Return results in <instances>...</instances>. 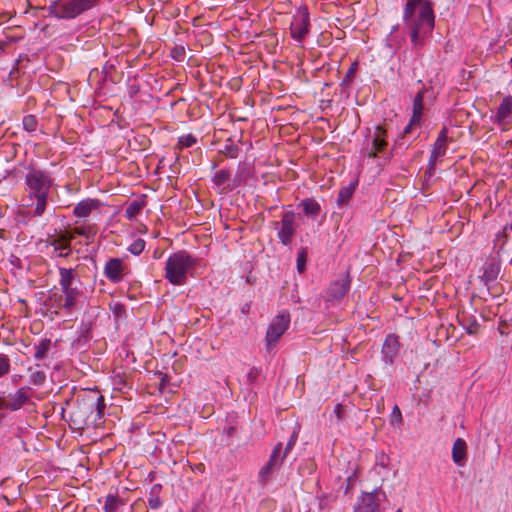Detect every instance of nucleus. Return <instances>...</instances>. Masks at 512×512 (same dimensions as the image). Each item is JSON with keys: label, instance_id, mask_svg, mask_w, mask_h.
<instances>
[{"label": "nucleus", "instance_id": "31", "mask_svg": "<svg viewBox=\"0 0 512 512\" xmlns=\"http://www.w3.org/2000/svg\"><path fill=\"white\" fill-rule=\"evenodd\" d=\"M52 341L49 338H42L35 346L34 358L42 360L46 357L47 352L50 350Z\"/></svg>", "mask_w": 512, "mask_h": 512}, {"label": "nucleus", "instance_id": "35", "mask_svg": "<svg viewBox=\"0 0 512 512\" xmlns=\"http://www.w3.org/2000/svg\"><path fill=\"white\" fill-rule=\"evenodd\" d=\"M30 372V381L32 384L36 386L42 385L46 380V374L43 371H33L32 368L29 369Z\"/></svg>", "mask_w": 512, "mask_h": 512}, {"label": "nucleus", "instance_id": "53", "mask_svg": "<svg viewBox=\"0 0 512 512\" xmlns=\"http://www.w3.org/2000/svg\"><path fill=\"white\" fill-rule=\"evenodd\" d=\"M508 229H510L512 231V221H511V224L509 225Z\"/></svg>", "mask_w": 512, "mask_h": 512}, {"label": "nucleus", "instance_id": "4", "mask_svg": "<svg viewBox=\"0 0 512 512\" xmlns=\"http://www.w3.org/2000/svg\"><path fill=\"white\" fill-rule=\"evenodd\" d=\"M196 265L195 259L186 251H178L166 260L165 278L173 285H183L187 273Z\"/></svg>", "mask_w": 512, "mask_h": 512}, {"label": "nucleus", "instance_id": "21", "mask_svg": "<svg viewBox=\"0 0 512 512\" xmlns=\"http://www.w3.org/2000/svg\"><path fill=\"white\" fill-rule=\"evenodd\" d=\"M424 92L419 91L413 100V114L411 124H419L424 110Z\"/></svg>", "mask_w": 512, "mask_h": 512}, {"label": "nucleus", "instance_id": "8", "mask_svg": "<svg viewBox=\"0 0 512 512\" xmlns=\"http://www.w3.org/2000/svg\"><path fill=\"white\" fill-rule=\"evenodd\" d=\"M310 26L309 12L306 6L298 8L290 25V33L293 39L302 41L308 34Z\"/></svg>", "mask_w": 512, "mask_h": 512}, {"label": "nucleus", "instance_id": "34", "mask_svg": "<svg viewBox=\"0 0 512 512\" xmlns=\"http://www.w3.org/2000/svg\"><path fill=\"white\" fill-rule=\"evenodd\" d=\"M23 128L28 132H33L37 129L38 121L34 115H26L22 120Z\"/></svg>", "mask_w": 512, "mask_h": 512}, {"label": "nucleus", "instance_id": "52", "mask_svg": "<svg viewBox=\"0 0 512 512\" xmlns=\"http://www.w3.org/2000/svg\"><path fill=\"white\" fill-rule=\"evenodd\" d=\"M3 414L0 413V422L3 420Z\"/></svg>", "mask_w": 512, "mask_h": 512}, {"label": "nucleus", "instance_id": "16", "mask_svg": "<svg viewBox=\"0 0 512 512\" xmlns=\"http://www.w3.org/2000/svg\"><path fill=\"white\" fill-rule=\"evenodd\" d=\"M398 338L392 334L386 336L382 345L381 353L383 355L384 362L391 364L399 351Z\"/></svg>", "mask_w": 512, "mask_h": 512}, {"label": "nucleus", "instance_id": "42", "mask_svg": "<svg viewBox=\"0 0 512 512\" xmlns=\"http://www.w3.org/2000/svg\"><path fill=\"white\" fill-rule=\"evenodd\" d=\"M507 230L508 226H506L502 231L498 232L495 235V242H501V247L506 243L507 241Z\"/></svg>", "mask_w": 512, "mask_h": 512}, {"label": "nucleus", "instance_id": "19", "mask_svg": "<svg viewBox=\"0 0 512 512\" xmlns=\"http://www.w3.org/2000/svg\"><path fill=\"white\" fill-rule=\"evenodd\" d=\"M72 236L61 235L54 239L51 245L58 251L59 257H68L71 254L70 241Z\"/></svg>", "mask_w": 512, "mask_h": 512}, {"label": "nucleus", "instance_id": "28", "mask_svg": "<svg viewBox=\"0 0 512 512\" xmlns=\"http://www.w3.org/2000/svg\"><path fill=\"white\" fill-rule=\"evenodd\" d=\"M162 490L161 485L155 484L151 487L148 497V505L151 509L156 510L162 506V500L160 498V492Z\"/></svg>", "mask_w": 512, "mask_h": 512}, {"label": "nucleus", "instance_id": "40", "mask_svg": "<svg viewBox=\"0 0 512 512\" xmlns=\"http://www.w3.org/2000/svg\"><path fill=\"white\" fill-rule=\"evenodd\" d=\"M296 264L298 272L302 273L305 270L306 265V253L304 250L298 252Z\"/></svg>", "mask_w": 512, "mask_h": 512}, {"label": "nucleus", "instance_id": "7", "mask_svg": "<svg viewBox=\"0 0 512 512\" xmlns=\"http://www.w3.org/2000/svg\"><path fill=\"white\" fill-rule=\"evenodd\" d=\"M273 226L278 230L277 236L280 243L288 246L296 232L295 213L292 211L285 212L279 222H273Z\"/></svg>", "mask_w": 512, "mask_h": 512}, {"label": "nucleus", "instance_id": "23", "mask_svg": "<svg viewBox=\"0 0 512 512\" xmlns=\"http://www.w3.org/2000/svg\"><path fill=\"white\" fill-rule=\"evenodd\" d=\"M124 505L125 501L117 493L110 492L105 497L103 510L104 512H117Z\"/></svg>", "mask_w": 512, "mask_h": 512}, {"label": "nucleus", "instance_id": "43", "mask_svg": "<svg viewBox=\"0 0 512 512\" xmlns=\"http://www.w3.org/2000/svg\"><path fill=\"white\" fill-rule=\"evenodd\" d=\"M112 311L116 316H121L125 312V307L120 303H116L112 306Z\"/></svg>", "mask_w": 512, "mask_h": 512}, {"label": "nucleus", "instance_id": "3", "mask_svg": "<svg viewBox=\"0 0 512 512\" xmlns=\"http://www.w3.org/2000/svg\"><path fill=\"white\" fill-rule=\"evenodd\" d=\"M106 404L104 396L97 390H91L77 398V404L71 413L72 422L78 428L98 425L104 415Z\"/></svg>", "mask_w": 512, "mask_h": 512}, {"label": "nucleus", "instance_id": "30", "mask_svg": "<svg viewBox=\"0 0 512 512\" xmlns=\"http://www.w3.org/2000/svg\"><path fill=\"white\" fill-rule=\"evenodd\" d=\"M357 183H350L349 185L342 187L338 192L337 204L343 206L348 203L351 199Z\"/></svg>", "mask_w": 512, "mask_h": 512}, {"label": "nucleus", "instance_id": "46", "mask_svg": "<svg viewBox=\"0 0 512 512\" xmlns=\"http://www.w3.org/2000/svg\"><path fill=\"white\" fill-rule=\"evenodd\" d=\"M9 402L4 397H0V410L6 409V405H8Z\"/></svg>", "mask_w": 512, "mask_h": 512}, {"label": "nucleus", "instance_id": "38", "mask_svg": "<svg viewBox=\"0 0 512 512\" xmlns=\"http://www.w3.org/2000/svg\"><path fill=\"white\" fill-rule=\"evenodd\" d=\"M10 370V360L7 355L0 354V377L6 375Z\"/></svg>", "mask_w": 512, "mask_h": 512}, {"label": "nucleus", "instance_id": "26", "mask_svg": "<svg viewBox=\"0 0 512 512\" xmlns=\"http://www.w3.org/2000/svg\"><path fill=\"white\" fill-rule=\"evenodd\" d=\"M286 456L282 453V443H277L275 447L273 448L270 457L267 461V464L271 467L276 469L277 471L280 469L283 460Z\"/></svg>", "mask_w": 512, "mask_h": 512}, {"label": "nucleus", "instance_id": "2", "mask_svg": "<svg viewBox=\"0 0 512 512\" xmlns=\"http://www.w3.org/2000/svg\"><path fill=\"white\" fill-rule=\"evenodd\" d=\"M50 173L32 168L25 176V191L27 193L26 207L33 208L32 216L41 217L48 206V195L53 185Z\"/></svg>", "mask_w": 512, "mask_h": 512}, {"label": "nucleus", "instance_id": "25", "mask_svg": "<svg viewBox=\"0 0 512 512\" xmlns=\"http://www.w3.org/2000/svg\"><path fill=\"white\" fill-rule=\"evenodd\" d=\"M299 206L302 207L303 213L306 216L313 217V218L317 217L321 211L320 204L313 198L303 199L300 202Z\"/></svg>", "mask_w": 512, "mask_h": 512}, {"label": "nucleus", "instance_id": "44", "mask_svg": "<svg viewBox=\"0 0 512 512\" xmlns=\"http://www.w3.org/2000/svg\"><path fill=\"white\" fill-rule=\"evenodd\" d=\"M439 158L440 157L438 155H435L433 152L430 153V157H429V161H428L429 169H434L435 168L437 160Z\"/></svg>", "mask_w": 512, "mask_h": 512}, {"label": "nucleus", "instance_id": "17", "mask_svg": "<svg viewBox=\"0 0 512 512\" xmlns=\"http://www.w3.org/2000/svg\"><path fill=\"white\" fill-rule=\"evenodd\" d=\"M99 206V200L87 198L76 204L73 214L78 218H87L93 211L98 210Z\"/></svg>", "mask_w": 512, "mask_h": 512}, {"label": "nucleus", "instance_id": "45", "mask_svg": "<svg viewBox=\"0 0 512 512\" xmlns=\"http://www.w3.org/2000/svg\"><path fill=\"white\" fill-rule=\"evenodd\" d=\"M393 414H394V415H397L399 422H401V421H402L401 411H400V409H399V407H398V406H395V407L393 408Z\"/></svg>", "mask_w": 512, "mask_h": 512}, {"label": "nucleus", "instance_id": "50", "mask_svg": "<svg viewBox=\"0 0 512 512\" xmlns=\"http://www.w3.org/2000/svg\"><path fill=\"white\" fill-rule=\"evenodd\" d=\"M236 152H237V149H236V148H235V149H231V153H230V155H229V156H230L231 158H235V157H236Z\"/></svg>", "mask_w": 512, "mask_h": 512}, {"label": "nucleus", "instance_id": "49", "mask_svg": "<svg viewBox=\"0 0 512 512\" xmlns=\"http://www.w3.org/2000/svg\"><path fill=\"white\" fill-rule=\"evenodd\" d=\"M234 431H235V428L232 426L228 427L226 430L228 435H232L234 433Z\"/></svg>", "mask_w": 512, "mask_h": 512}, {"label": "nucleus", "instance_id": "37", "mask_svg": "<svg viewBox=\"0 0 512 512\" xmlns=\"http://www.w3.org/2000/svg\"><path fill=\"white\" fill-rule=\"evenodd\" d=\"M197 139L192 134H186L183 136H180L178 139V144L180 148H188L193 146L196 143Z\"/></svg>", "mask_w": 512, "mask_h": 512}, {"label": "nucleus", "instance_id": "24", "mask_svg": "<svg viewBox=\"0 0 512 512\" xmlns=\"http://www.w3.org/2000/svg\"><path fill=\"white\" fill-rule=\"evenodd\" d=\"M229 180L230 172L225 169L217 171L213 177V183L221 188L222 191H231L233 189V185H230Z\"/></svg>", "mask_w": 512, "mask_h": 512}, {"label": "nucleus", "instance_id": "10", "mask_svg": "<svg viewBox=\"0 0 512 512\" xmlns=\"http://www.w3.org/2000/svg\"><path fill=\"white\" fill-rule=\"evenodd\" d=\"M385 497V493L380 488H376L371 492H362L357 498L353 512H380L379 493Z\"/></svg>", "mask_w": 512, "mask_h": 512}, {"label": "nucleus", "instance_id": "51", "mask_svg": "<svg viewBox=\"0 0 512 512\" xmlns=\"http://www.w3.org/2000/svg\"><path fill=\"white\" fill-rule=\"evenodd\" d=\"M354 73V67H351L348 72H347V76H350Z\"/></svg>", "mask_w": 512, "mask_h": 512}, {"label": "nucleus", "instance_id": "33", "mask_svg": "<svg viewBox=\"0 0 512 512\" xmlns=\"http://www.w3.org/2000/svg\"><path fill=\"white\" fill-rule=\"evenodd\" d=\"M277 470L271 468L267 463L260 469L258 473V480L261 484H266L274 472Z\"/></svg>", "mask_w": 512, "mask_h": 512}, {"label": "nucleus", "instance_id": "29", "mask_svg": "<svg viewBox=\"0 0 512 512\" xmlns=\"http://www.w3.org/2000/svg\"><path fill=\"white\" fill-rule=\"evenodd\" d=\"M145 205L144 199L132 201L125 209V217L130 221L134 220Z\"/></svg>", "mask_w": 512, "mask_h": 512}, {"label": "nucleus", "instance_id": "18", "mask_svg": "<svg viewBox=\"0 0 512 512\" xmlns=\"http://www.w3.org/2000/svg\"><path fill=\"white\" fill-rule=\"evenodd\" d=\"M60 289L73 288L77 274L73 268L58 267Z\"/></svg>", "mask_w": 512, "mask_h": 512}, {"label": "nucleus", "instance_id": "55", "mask_svg": "<svg viewBox=\"0 0 512 512\" xmlns=\"http://www.w3.org/2000/svg\"><path fill=\"white\" fill-rule=\"evenodd\" d=\"M0 49H2V44L0 43Z\"/></svg>", "mask_w": 512, "mask_h": 512}, {"label": "nucleus", "instance_id": "12", "mask_svg": "<svg viewBox=\"0 0 512 512\" xmlns=\"http://www.w3.org/2000/svg\"><path fill=\"white\" fill-rule=\"evenodd\" d=\"M125 266L123 260L120 258L109 259L103 270L105 277L113 283H118L122 280L124 275Z\"/></svg>", "mask_w": 512, "mask_h": 512}, {"label": "nucleus", "instance_id": "1", "mask_svg": "<svg viewBox=\"0 0 512 512\" xmlns=\"http://www.w3.org/2000/svg\"><path fill=\"white\" fill-rule=\"evenodd\" d=\"M403 18L410 29L412 45L415 48L423 45L424 39L434 28V12L426 0H407Z\"/></svg>", "mask_w": 512, "mask_h": 512}, {"label": "nucleus", "instance_id": "22", "mask_svg": "<svg viewBox=\"0 0 512 512\" xmlns=\"http://www.w3.org/2000/svg\"><path fill=\"white\" fill-rule=\"evenodd\" d=\"M466 449L467 445L463 439L458 438L455 440L452 447V459L454 463L458 465L463 463V461L466 459Z\"/></svg>", "mask_w": 512, "mask_h": 512}, {"label": "nucleus", "instance_id": "32", "mask_svg": "<svg viewBox=\"0 0 512 512\" xmlns=\"http://www.w3.org/2000/svg\"><path fill=\"white\" fill-rule=\"evenodd\" d=\"M72 232L74 234L83 236L87 239L93 238L96 234L95 226L94 225H81L76 226L73 228Z\"/></svg>", "mask_w": 512, "mask_h": 512}, {"label": "nucleus", "instance_id": "54", "mask_svg": "<svg viewBox=\"0 0 512 512\" xmlns=\"http://www.w3.org/2000/svg\"><path fill=\"white\" fill-rule=\"evenodd\" d=\"M396 512H402L401 509H398Z\"/></svg>", "mask_w": 512, "mask_h": 512}, {"label": "nucleus", "instance_id": "9", "mask_svg": "<svg viewBox=\"0 0 512 512\" xmlns=\"http://www.w3.org/2000/svg\"><path fill=\"white\" fill-rule=\"evenodd\" d=\"M370 140L366 145V154L368 157H377L378 154L384 152L387 147V130L382 125H377L370 134Z\"/></svg>", "mask_w": 512, "mask_h": 512}, {"label": "nucleus", "instance_id": "15", "mask_svg": "<svg viewBox=\"0 0 512 512\" xmlns=\"http://www.w3.org/2000/svg\"><path fill=\"white\" fill-rule=\"evenodd\" d=\"M61 291L63 295L59 297L60 301L58 307L71 311L75 308L82 292L77 287L65 288L61 289Z\"/></svg>", "mask_w": 512, "mask_h": 512}, {"label": "nucleus", "instance_id": "20", "mask_svg": "<svg viewBox=\"0 0 512 512\" xmlns=\"http://www.w3.org/2000/svg\"><path fill=\"white\" fill-rule=\"evenodd\" d=\"M447 143H448V130L446 127H443L433 145L431 152L439 157H443L447 151Z\"/></svg>", "mask_w": 512, "mask_h": 512}, {"label": "nucleus", "instance_id": "47", "mask_svg": "<svg viewBox=\"0 0 512 512\" xmlns=\"http://www.w3.org/2000/svg\"><path fill=\"white\" fill-rule=\"evenodd\" d=\"M341 411H342V407H341V405H337V406L335 407L334 412H335V414L337 415V417H338V418H340V417H341Z\"/></svg>", "mask_w": 512, "mask_h": 512}, {"label": "nucleus", "instance_id": "27", "mask_svg": "<svg viewBox=\"0 0 512 512\" xmlns=\"http://www.w3.org/2000/svg\"><path fill=\"white\" fill-rule=\"evenodd\" d=\"M458 322L469 335H475L479 332L480 324L474 317H467L464 315L462 317L458 316Z\"/></svg>", "mask_w": 512, "mask_h": 512}, {"label": "nucleus", "instance_id": "11", "mask_svg": "<svg viewBox=\"0 0 512 512\" xmlns=\"http://www.w3.org/2000/svg\"><path fill=\"white\" fill-rule=\"evenodd\" d=\"M493 121L503 128L512 124V96L508 95L502 99Z\"/></svg>", "mask_w": 512, "mask_h": 512}, {"label": "nucleus", "instance_id": "48", "mask_svg": "<svg viewBox=\"0 0 512 512\" xmlns=\"http://www.w3.org/2000/svg\"><path fill=\"white\" fill-rule=\"evenodd\" d=\"M413 125H414V124H411V121H410V122H409V124L405 127V129H404V132H403V133H404V134L409 133Z\"/></svg>", "mask_w": 512, "mask_h": 512}, {"label": "nucleus", "instance_id": "6", "mask_svg": "<svg viewBox=\"0 0 512 512\" xmlns=\"http://www.w3.org/2000/svg\"><path fill=\"white\" fill-rule=\"evenodd\" d=\"M291 321L290 313L287 310L280 311L269 324L265 342L266 348L268 351H271L281 336L285 333V331L289 328Z\"/></svg>", "mask_w": 512, "mask_h": 512}, {"label": "nucleus", "instance_id": "41", "mask_svg": "<svg viewBox=\"0 0 512 512\" xmlns=\"http://www.w3.org/2000/svg\"><path fill=\"white\" fill-rule=\"evenodd\" d=\"M171 55L174 59L178 60V61H183L184 58H185V49L184 47H175L172 51H171Z\"/></svg>", "mask_w": 512, "mask_h": 512}, {"label": "nucleus", "instance_id": "5", "mask_svg": "<svg viewBox=\"0 0 512 512\" xmlns=\"http://www.w3.org/2000/svg\"><path fill=\"white\" fill-rule=\"evenodd\" d=\"M96 0H56L47 7L48 13L57 19L70 20L92 9Z\"/></svg>", "mask_w": 512, "mask_h": 512}, {"label": "nucleus", "instance_id": "39", "mask_svg": "<svg viewBox=\"0 0 512 512\" xmlns=\"http://www.w3.org/2000/svg\"><path fill=\"white\" fill-rule=\"evenodd\" d=\"M298 439V430H294L286 444V447L284 449V456H287L288 453L293 449Z\"/></svg>", "mask_w": 512, "mask_h": 512}, {"label": "nucleus", "instance_id": "14", "mask_svg": "<svg viewBox=\"0 0 512 512\" xmlns=\"http://www.w3.org/2000/svg\"><path fill=\"white\" fill-rule=\"evenodd\" d=\"M31 389L27 386L19 388L14 394L9 395L6 409L10 411H17L30 399Z\"/></svg>", "mask_w": 512, "mask_h": 512}, {"label": "nucleus", "instance_id": "13", "mask_svg": "<svg viewBox=\"0 0 512 512\" xmlns=\"http://www.w3.org/2000/svg\"><path fill=\"white\" fill-rule=\"evenodd\" d=\"M350 289V280L347 276L337 279L327 289V300H340Z\"/></svg>", "mask_w": 512, "mask_h": 512}, {"label": "nucleus", "instance_id": "36", "mask_svg": "<svg viewBox=\"0 0 512 512\" xmlns=\"http://www.w3.org/2000/svg\"><path fill=\"white\" fill-rule=\"evenodd\" d=\"M145 248V241L141 238L136 239L131 243V245L128 247V251L133 255H140Z\"/></svg>", "mask_w": 512, "mask_h": 512}]
</instances>
